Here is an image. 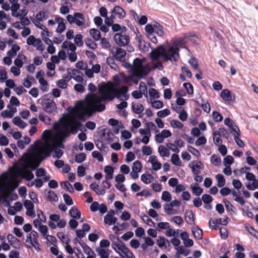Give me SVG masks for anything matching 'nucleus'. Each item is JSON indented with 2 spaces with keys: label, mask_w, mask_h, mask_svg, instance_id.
I'll return each mask as SVG.
<instances>
[{
  "label": "nucleus",
  "mask_w": 258,
  "mask_h": 258,
  "mask_svg": "<svg viewBox=\"0 0 258 258\" xmlns=\"http://www.w3.org/2000/svg\"><path fill=\"white\" fill-rule=\"evenodd\" d=\"M81 123L73 115H67L64 118L60 119L59 122L55 123L54 127L55 130L51 139L52 144L50 143V131H44L42 137L45 138L44 142H39L33 149V154L35 158L41 162L46 157L50 156L53 151L54 158H60L63 155L62 150L64 148L63 143L71 135L76 134L78 132Z\"/></svg>",
  "instance_id": "f257e3e1"
},
{
  "label": "nucleus",
  "mask_w": 258,
  "mask_h": 258,
  "mask_svg": "<svg viewBox=\"0 0 258 258\" xmlns=\"http://www.w3.org/2000/svg\"><path fill=\"white\" fill-rule=\"evenodd\" d=\"M98 90L102 95L99 96L95 94H88L85 98V102H81L77 107V113L81 119L85 115L91 116L95 112H102L105 109L102 101H111L115 97L120 100H122L119 92L111 82H103L98 86Z\"/></svg>",
  "instance_id": "f03ea898"
},
{
  "label": "nucleus",
  "mask_w": 258,
  "mask_h": 258,
  "mask_svg": "<svg viewBox=\"0 0 258 258\" xmlns=\"http://www.w3.org/2000/svg\"><path fill=\"white\" fill-rule=\"evenodd\" d=\"M184 44V40L179 39L175 40L172 46L164 48L163 45H160L151 51V58L153 61H156L160 56H162L165 61L170 60L172 62H176L179 57V49L177 46L183 45Z\"/></svg>",
  "instance_id": "7ed1b4c3"
},
{
  "label": "nucleus",
  "mask_w": 258,
  "mask_h": 258,
  "mask_svg": "<svg viewBox=\"0 0 258 258\" xmlns=\"http://www.w3.org/2000/svg\"><path fill=\"white\" fill-rule=\"evenodd\" d=\"M144 59L136 58L133 62L132 72L137 77L142 78L148 74L149 68L147 64L143 63Z\"/></svg>",
  "instance_id": "20e7f679"
},
{
  "label": "nucleus",
  "mask_w": 258,
  "mask_h": 258,
  "mask_svg": "<svg viewBox=\"0 0 258 258\" xmlns=\"http://www.w3.org/2000/svg\"><path fill=\"white\" fill-rule=\"evenodd\" d=\"M21 176L27 181H30L34 178V174L26 167H16L12 172V176L16 178L17 176Z\"/></svg>",
  "instance_id": "39448f33"
},
{
  "label": "nucleus",
  "mask_w": 258,
  "mask_h": 258,
  "mask_svg": "<svg viewBox=\"0 0 258 258\" xmlns=\"http://www.w3.org/2000/svg\"><path fill=\"white\" fill-rule=\"evenodd\" d=\"M38 234L35 231L32 230L27 235L26 239V246L28 248L32 249L34 248L38 251L41 250L40 244L38 242Z\"/></svg>",
  "instance_id": "423d86ee"
},
{
  "label": "nucleus",
  "mask_w": 258,
  "mask_h": 258,
  "mask_svg": "<svg viewBox=\"0 0 258 258\" xmlns=\"http://www.w3.org/2000/svg\"><path fill=\"white\" fill-rule=\"evenodd\" d=\"M61 48L67 49L68 51H71V52H68L69 59L71 62H75L77 60V54L75 52L77 48L74 43L70 41H64L61 45Z\"/></svg>",
  "instance_id": "0eeeda50"
},
{
  "label": "nucleus",
  "mask_w": 258,
  "mask_h": 258,
  "mask_svg": "<svg viewBox=\"0 0 258 258\" xmlns=\"http://www.w3.org/2000/svg\"><path fill=\"white\" fill-rule=\"evenodd\" d=\"M67 19L70 24L75 23L78 26H81L85 24L84 16L80 13H75L74 15H68Z\"/></svg>",
  "instance_id": "6e6552de"
},
{
  "label": "nucleus",
  "mask_w": 258,
  "mask_h": 258,
  "mask_svg": "<svg viewBox=\"0 0 258 258\" xmlns=\"http://www.w3.org/2000/svg\"><path fill=\"white\" fill-rule=\"evenodd\" d=\"M114 40L117 45L121 46L127 45L130 41L128 35L123 32L116 33L114 37Z\"/></svg>",
  "instance_id": "1a4fd4ad"
},
{
  "label": "nucleus",
  "mask_w": 258,
  "mask_h": 258,
  "mask_svg": "<svg viewBox=\"0 0 258 258\" xmlns=\"http://www.w3.org/2000/svg\"><path fill=\"white\" fill-rule=\"evenodd\" d=\"M27 43L36 47L39 51H42L44 49L42 42L40 38H36L33 35H30L27 39Z\"/></svg>",
  "instance_id": "9d476101"
},
{
  "label": "nucleus",
  "mask_w": 258,
  "mask_h": 258,
  "mask_svg": "<svg viewBox=\"0 0 258 258\" xmlns=\"http://www.w3.org/2000/svg\"><path fill=\"white\" fill-rule=\"evenodd\" d=\"M115 251L117 252L122 258H136L133 252L124 243L121 245V246Z\"/></svg>",
  "instance_id": "9b49d317"
},
{
  "label": "nucleus",
  "mask_w": 258,
  "mask_h": 258,
  "mask_svg": "<svg viewBox=\"0 0 258 258\" xmlns=\"http://www.w3.org/2000/svg\"><path fill=\"white\" fill-rule=\"evenodd\" d=\"M44 110L48 113H52L56 109L55 103L50 99H44L41 103Z\"/></svg>",
  "instance_id": "f8f14e48"
},
{
  "label": "nucleus",
  "mask_w": 258,
  "mask_h": 258,
  "mask_svg": "<svg viewBox=\"0 0 258 258\" xmlns=\"http://www.w3.org/2000/svg\"><path fill=\"white\" fill-rule=\"evenodd\" d=\"M111 52L116 59L121 61L124 60L126 55L125 50L121 48H112Z\"/></svg>",
  "instance_id": "ddd939ff"
},
{
  "label": "nucleus",
  "mask_w": 258,
  "mask_h": 258,
  "mask_svg": "<svg viewBox=\"0 0 258 258\" xmlns=\"http://www.w3.org/2000/svg\"><path fill=\"white\" fill-rule=\"evenodd\" d=\"M189 166L191 168L194 174H199L204 168V165L201 161H194L190 163Z\"/></svg>",
  "instance_id": "4468645a"
},
{
  "label": "nucleus",
  "mask_w": 258,
  "mask_h": 258,
  "mask_svg": "<svg viewBox=\"0 0 258 258\" xmlns=\"http://www.w3.org/2000/svg\"><path fill=\"white\" fill-rule=\"evenodd\" d=\"M224 123L230 128L233 135L237 133H240V130L238 126L235 124L234 121L229 118H226L225 119Z\"/></svg>",
  "instance_id": "2eb2a0df"
},
{
  "label": "nucleus",
  "mask_w": 258,
  "mask_h": 258,
  "mask_svg": "<svg viewBox=\"0 0 258 258\" xmlns=\"http://www.w3.org/2000/svg\"><path fill=\"white\" fill-rule=\"evenodd\" d=\"M149 162L152 165V169L154 171L159 170L161 168L162 164L158 161L157 157L155 155H151L149 157Z\"/></svg>",
  "instance_id": "dca6fc26"
},
{
  "label": "nucleus",
  "mask_w": 258,
  "mask_h": 258,
  "mask_svg": "<svg viewBox=\"0 0 258 258\" xmlns=\"http://www.w3.org/2000/svg\"><path fill=\"white\" fill-rule=\"evenodd\" d=\"M139 132L141 135L144 136L141 140L142 142L145 144H147L149 142L150 138L151 137V133L147 128H140Z\"/></svg>",
  "instance_id": "f3484780"
},
{
  "label": "nucleus",
  "mask_w": 258,
  "mask_h": 258,
  "mask_svg": "<svg viewBox=\"0 0 258 258\" xmlns=\"http://www.w3.org/2000/svg\"><path fill=\"white\" fill-rule=\"evenodd\" d=\"M109 238L112 242V248L114 250H116V249L123 243L118 237H116L113 234H110L109 235Z\"/></svg>",
  "instance_id": "a211bd4d"
},
{
  "label": "nucleus",
  "mask_w": 258,
  "mask_h": 258,
  "mask_svg": "<svg viewBox=\"0 0 258 258\" xmlns=\"http://www.w3.org/2000/svg\"><path fill=\"white\" fill-rule=\"evenodd\" d=\"M71 75L72 78L74 79L79 83L83 82L84 79L83 77V73L79 70L73 69L71 70Z\"/></svg>",
  "instance_id": "6ab92c4d"
},
{
  "label": "nucleus",
  "mask_w": 258,
  "mask_h": 258,
  "mask_svg": "<svg viewBox=\"0 0 258 258\" xmlns=\"http://www.w3.org/2000/svg\"><path fill=\"white\" fill-rule=\"evenodd\" d=\"M115 13L116 16L119 19H123L125 16V12L124 10L118 6H116L114 7V8L111 10V13Z\"/></svg>",
  "instance_id": "aec40b11"
},
{
  "label": "nucleus",
  "mask_w": 258,
  "mask_h": 258,
  "mask_svg": "<svg viewBox=\"0 0 258 258\" xmlns=\"http://www.w3.org/2000/svg\"><path fill=\"white\" fill-rule=\"evenodd\" d=\"M7 239L10 244L14 247L17 248L20 247V240L15 237L13 235L9 234L7 235Z\"/></svg>",
  "instance_id": "412c9836"
},
{
  "label": "nucleus",
  "mask_w": 258,
  "mask_h": 258,
  "mask_svg": "<svg viewBox=\"0 0 258 258\" xmlns=\"http://www.w3.org/2000/svg\"><path fill=\"white\" fill-rule=\"evenodd\" d=\"M132 108L134 112L136 114H141L144 109V107L142 104L132 103ZM143 114H140L139 117L140 118L143 116Z\"/></svg>",
  "instance_id": "4be33fe9"
},
{
  "label": "nucleus",
  "mask_w": 258,
  "mask_h": 258,
  "mask_svg": "<svg viewBox=\"0 0 258 258\" xmlns=\"http://www.w3.org/2000/svg\"><path fill=\"white\" fill-rule=\"evenodd\" d=\"M220 96L225 102H230L232 100L231 92L227 89H225L221 91Z\"/></svg>",
  "instance_id": "5701e85b"
},
{
  "label": "nucleus",
  "mask_w": 258,
  "mask_h": 258,
  "mask_svg": "<svg viewBox=\"0 0 258 258\" xmlns=\"http://www.w3.org/2000/svg\"><path fill=\"white\" fill-rule=\"evenodd\" d=\"M90 187L91 189L94 190L98 195H103L105 193V189L104 188H100L95 182L91 183Z\"/></svg>",
  "instance_id": "b1692460"
},
{
  "label": "nucleus",
  "mask_w": 258,
  "mask_h": 258,
  "mask_svg": "<svg viewBox=\"0 0 258 258\" xmlns=\"http://www.w3.org/2000/svg\"><path fill=\"white\" fill-rule=\"evenodd\" d=\"M157 244L160 247L167 248L170 245L168 239L163 237H159L157 240Z\"/></svg>",
  "instance_id": "393cba45"
},
{
  "label": "nucleus",
  "mask_w": 258,
  "mask_h": 258,
  "mask_svg": "<svg viewBox=\"0 0 258 258\" xmlns=\"http://www.w3.org/2000/svg\"><path fill=\"white\" fill-rule=\"evenodd\" d=\"M190 188H191L193 194H194L196 196H200L203 191V189L199 187L198 184L197 183H196L194 184H191L190 185Z\"/></svg>",
  "instance_id": "a878e982"
},
{
  "label": "nucleus",
  "mask_w": 258,
  "mask_h": 258,
  "mask_svg": "<svg viewBox=\"0 0 258 258\" xmlns=\"http://www.w3.org/2000/svg\"><path fill=\"white\" fill-rule=\"evenodd\" d=\"M47 199L50 202H57L58 200L57 196L51 190H49L45 194Z\"/></svg>",
  "instance_id": "bb28decb"
},
{
  "label": "nucleus",
  "mask_w": 258,
  "mask_h": 258,
  "mask_svg": "<svg viewBox=\"0 0 258 258\" xmlns=\"http://www.w3.org/2000/svg\"><path fill=\"white\" fill-rule=\"evenodd\" d=\"M192 233L194 237L198 239H201L203 237V231L197 226H194L192 228Z\"/></svg>",
  "instance_id": "cd10ccee"
},
{
  "label": "nucleus",
  "mask_w": 258,
  "mask_h": 258,
  "mask_svg": "<svg viewBox=\"0 0 258 258\" xmlns=\"http://www.w3.org/2000/svg\"><path fill=\"white\" fill-rule=\"evenodd\" d=\"M13 122L16 125L19 126L22 128H24L27 126V123L23 121L20 117L16 116L13 119Z\"/></svg>",
  "instance_id": "c85d7f7f"
},
{
  "label": "nucleus",
  "mask_w": 258,
  "mask_h": 258,
  "mask_svg": "<svg viewBox=\"0 0 258 258\" xmlns=\"http://www.w3.org/2000/svg\"><path fill=\"white\" fill-rule=\"evenodd\" d=\"M70 216L74 219H79L81 217L80 211L76 207H73L69 212Z\"/></svg>",
  "instance_id": "c756f323"
},
{
  "label": "nucleus",
  "mask_w": 258,
  "mask_h": 258,
  "mask_svg": "<svg viewBox=\"0 0 258 258\" xmlns=\"http://www.w3.org/2000/svg\"><path fill=\"white\" fill-rule=\"evenodd\" d=\"M158 152L161 157H168L170 155L169 149L163 145L158 147Z\"/></svg>",
  "instance_id": "7c9ffc66"
},
{
  "label": "nucleus",
  "mask_w": 258,
  "mask_h": 258,
  "mask_svg": "<svg viewBox=\"0 0 258 258\" xmlns=\"http://www.w3.org/2000/svg\"><path fill=\"white\" fill-rule=\"evenodd\" d=\"M185 220L189 224H192L194 222V214L191 211H187L185 213Z\"/></svg>",
  "instance_id": "2f4dec72"
},
{
  "label": "nucleus",
  "mask_w": 258,
  "mask_h": 258,
  "mask_svg": "<svg viewBox=\"0 0 258 258\" xmlns=\"http://www.w3.org/2000/svg\"><path fill=\"white\" fill-rule=\"evenodd\" d=\"M20 8V5L18 3L12 4L11 7L12 11V16L14 17H19V15L17 13L18 10Z\"/></svg>",
  "instance_id": "473e14b6"
},
{
  "label": "nucleus",
  "mask_w": 258,
  "mask_h": 258,
  "mask_svg": "<svg viewBox=\"0 0 258 258\" xmlns=\"http://www.w3.org/2000/svg\"><path fill=\"white\" fill-rule=\"evenodd\" d=\"M117 219L115 217H110L105 216L104 218V223L109 226L115 224L117 222Z\"/></svg>",
  "instance_id": "72a5a7b5"
},
{
  "label": "nucleus",
  "mask_w": 258,
  "mask_h": 258,
  "mask_svg": "<svg viewBox=\"0 0 258 258\" xmlns=\"http://www.w3.org/2000/svg\"><path fill=\"white\" fill-rule=\"evenodd\" d=\"M171 161L173 164L177 166H181V161L177 154H173L171 157Z\"/></svg>",
  "instance_id": "f704fd0d"
},
{
  "label": "nucleus",
  "mask_w": 258,
  "mask_h": 258,
  "mask_svg": "<svg viewBox=\"0 0 258 258\" xmlns=\"http://www.w3.org/2000/svg\"><path fill=\"white\" fill-rule=\"evenodd\" d=\"M154 32L159 36H163L164 32L163 31V27L158 23H156L154 24Z\"/></svg>",
  "instance_id": "c9c22d12"
},
{
  "label": "nucleus",
  "mask_w": 258,
  "mask_h": 258,
  "mask_svg": "<svg viewBox=\"0 0 258 258\" xmlns=\"http://www.w3.org/2000/svg\"><path fill=\"white\" fill-rule=\"evenodd\" d=\"M90 34L96 41H98L101 38L100 32L97 29H91L90 31Z\"/></svg>",
  "instance_id": "e433bc0d"
},
{
  "label": "nucleus",
  "mask_w": 258,
  "mask_h": 258,
  "mask_svg": "<svg viewBox=\"0 0 258 258\" xmlns=\"http://www.w3.org/2000/svg\"><path fill=\"white\" fill-rule=\"evenodd\" d=\"M20 49L19 46L14 44L13 45L11 50L7 52V54L9 56L14 57L17 54V52Z\"/></svg>",
  "instance_id": "4c0bfd02"
},
{
  "label": "nucleus",
  "mask_w": 258,
  "mask_h": 258,
  "mask_svg": "<svg viewBox=\"0 0 258 258\" xmlns=\"http://www.w3.org/2000/svg\"><path fill=\"white\" fill-rule=\"evenodd\" d=\"M252 183H248L246 184V188L250 190H254L258 188V179L255 178L252 180Z\"/></svg>",
  "instance_id": "58836bf2"
},
{
  "label": "nucleus",
  "mask_w": 258,
  "mask_h": 258,
  "mask_svg": "<svg viewBox=\"0 0 258 258\" xmlns=\"http://www.w3.org/2000/svg\"><path fill=\"white\" fill-rule=\"evenodd\" d=\"M232 194L235 201L238 202L241 205H243L245 204V200L237 192L234 190L232 192Z\"/></svg>",
  "instance_id": "ea45409f"
},
{
  "label": "nucleus",
  "mask_w": 258,
  "mask_h": 258,
  "mask_svg": "<svg viewBox=\"0 0 258 258\" xmlns=\"http://www.w3.org/2000/svg\"><path fill=\"white\" fill-rule=\"evenodd\" d=\"M216 179L218 181V186L221 187L225 184V179L224 176L221 174H218L216 176Z\"/></svg>",
  "instance_id": "a19ab883"
},
{
  "label": "nucleus",
  "mask_w": 258,
  "mask_h": 258,
  "mask_svg": "<svg viewBox=\"0 0 258 258\" xmlns=\"http://www.w3.org/2000/svg\"><path fill=\"white\" fill-rule=\"evenodd\" d=\"M153 176L149 174H144L141 176V180L145 184H149L152 182Z\"/></svg>",
  "instance_id": "79ce46f5"
},
{
  "label": "nucleus",
  "mask_w": 258,
  "mask_h": 258,
  "mask_svg": "<svg viewBox=\"0 0 258 258\" xmlns=\"http://www.w3.org/2000/svg\"><path fill=\"white\" fill-rule=\"evenodd\" d=\"M142 168V164L140 161H136L134 162L132 170L136 172H140Z\"/></svg>",
  "instance_id": "37998d69"
},
{
  "label": "nucleus",
  "mask_w": 258,
  "mask_h": 258,
  "mask_svg": "<svg viewBox=\"0 0 258 258\" xmlns=\"http://www.w3.org/2000/svg\"><path fill=\"white\" fill-rule=\"evenodd\" d=\"M141 218L145 223H146L149 226L155 227V223L151 219H150L148 216L143 215L141 216Z\"/></svg>",
  "instance_id": "c03bdc74"
},
{
  "label": "nucleus",
  "mask_w": 258,
  "mask_h": 258,
  "mask_svg": "<svg viewBox=\"0 0 258 258\" xmlns=\"http://www.w3.org/2000/svg\"><path fill=\"white\" fill-rule=\"evenodd\" d=\"M150 103L152 107L157 109L161 108L163 106V102L160 100L152 101L151 100Z\"/></svg>",
  "instance_id": "a18cd8bd"
},
{
  "label": "nucleus",
  "mask_w": 258,
  "mask_h": 258,
  "mask_svg": "<svg viewBox=\"0 0 258 258\" xmlns=\"http://www.w3.org/2000/svg\"><path fill=\"white\" fill-rule=\"evenodd\" d=\"M171 206L167 204L164 207L165 212L168 215H175L177 214V210L174 209Z\"/></svg>",
  "instance_id": "49530a36"
},
{
  "label": "nucleus",
  "mask_w": 258,
  "mask_h": 258,
  "mask_svg": "<svg viewBox=\"0 0 258 258\" xmlns=\"http://www.w3.org/2000/svg\"><path fill=\"white\" fill-rule=\"evenodd\" d=\"M149 94L151 100L152 98L158 99L160 97L159 93L157 90L154 88L150 89L149 90Z\"/></svg>",
  "instance_id": "de8ad7c7"
},
{
  "label": "nucleus",
  "mask_w": 258,
  "mask_h": 258,
  "mask_svg": "<svg viewBox=\"0 0 258 258\" xmlns=\"http://www.w3.org/2000/svg\"><path fill=\"white\" fill-rule=\"evenodd\" d=\"M86 45L92 49H95L97 48L96 43L90 38H87L85 40Z\"/></svg>",
  "instance_id": "09e8293b"
},
{
  "label": "nucleus",
  "mask_w": 258,
  "mask_h": 258,
  "mask_svg": "<svg viewBox=\"0 0 258 258\" xmlns=\"http://www.w3.org/2000/svg\"><path fill=\"white\" fill-rule=\"evenodd\" d=\"M188 63L194 69H195L196 70L199 72L201 74H202V71L200 70V69L198 67L197 61L194 57L191 58L188 60Z\"/></svg>",
  "instance_id": "8fccbe9b"
},
{
  "label": "nucleus",
  "mask_w": 258,
  "mask_h": 258,
  "mask_svg": "<svg viewBox=\"0 0 258 258\" xmlns=\"http://www.w3.org/2000/svg\"><path fill=\"white\" fill-rule=\"evenodd\" d=\"M79 243L87 255H90V253H94V251L85 243L79 242Z\"/></svg>",
  "instance_id": "3c124183"
},
{
  "label": "nucleus",
  "mask_w": 258,
  "mask_h": 258,
  "mask_svg": "<svg viewBox=\"0 0 258 258\" xmlns=\"http://www.w3.org/2000/svg\"><path fill=\"white\" fill-rule=\"evenodd\" d=\"M213 141L216 145H220L222 143V140L220 139L221 136H219L216 131L214 132L213 134Z\"/></svg>",
  "instance_id": "603ef678"
},
{
  "label": "nucleus",
  "mask_w": 258,
  "mask_h": 258,
  "mask_svg": "<svg viewBox=\"0 0 258 258\" xmlns=\"http://www.w3.org/2000/svg\"><path fill=\"white\" fill-rule=\"evenodd\" d=\"M171 195L169 192L167 191H164L162 192L161 199L167 202H169L171 200Z\"/></svg>",
  "instance_id": "864d4df0"
},
{
  "label": "nucleus",
  "mask_w": 258,
  "mask_h": 258,
  "mask_svg": "<svg viewBox=\"0 0 258 258\" xmlns=\"http://www.w3.org/2000/svg\"><path fill=\"white\" fill-rule=\"evenodd\" d=\"M83 36L81 34H77L74 38V41L75 44L78 46H82L83 44L82 40Z\"/></svg>",
  "instance_id": "5fc2aeb1"
},
{
  "label": "nucleus",
  "mask_w": 258,
  "mask_h": 258,
  "mask_svg": "<svg viewBox=\"0 0 258 258\" xmlns=\"http://www.w3.org/2000/svg\"><path fill=\"white\" fill-rule=\"evenodd\" d=\"M103 135L107 141H112L113 135L112 133L108 129H105L103 133Z\"/></svg>",
  "instance_id": "6e6d98bb"
},
{
  "label": "nucleus",
  "mask_w": 258,
  "mask_h": 258,
  "mask_svg": "<svg viewBox=\"0 0 258 258\" xmlns=\"http://www.w3.org/2000/svg\"><path fill=\"white\" fill-rule=\"evenodd\" d=\"M240 134V133H237L236 134H234L233 135L234 138V140H235L236 143L237 144V145L239 147L243 148L244 146V143L243 142V141L239 139Z\"/></svg>",
  "instance_id": "4d7b16f0"
},
{
  "label": "nucleus",
  "mask_w": 258,
  "mask_h": 258,
  "mask_svg": "<svg viewBox=\"0 0 258 258\" xmlns=\"http://www.w3.org/2000/svg\"><path fill=\"white\" fill-rule=\"evenodd\" d=\"M86 159V155L84 153H81L76 155L75 161L78 163L83 162Z\"/></svg>",
  "instance_id": "13d9d810"
},
{
  "label": "nucleus",
  "mask_w": 258,
  "mask_h": 258,
  "mask_svg": "<svg viewBox=\"0 0 258 258\" xmlns=\"http://www.w3.org/2000/svg\"><path fill=\"white\" fill-rule=\"evenodd\" d=\"M177 252L184 256H187L189 254V250L184 248L182 246H178L176 248Z\"/></svg>",
  "instance_id": "bf43d9fd"
},
{
  "label": "nucleus",
  "mask_w": 258,
  "mask_h": 258,
  "mask_svg": "<svg viewBox=\"0 0 258 258\" xmlns=\"http://www.w3.org/2000/svg\"><path fill=\"white\" fill-rule=\"evenodd\" d=\"M213 118L217 122H220L223 120L222 115L218 112L214 111L212 113Z\"/></svg>",
  "instance_id": "052dcab7"
},
{
  "label": "nucleus",
  "mask_w": 258,
  "mask_h": 258,
  "mask_svg": "<svg viewBox=\"0 0 258 258\" xmlns=\"http://www.w3.org/2000/svg\"><path fill=\"white\" fill-rule=\"evenodd\" d=\"M170 111L169 109H165L164 110L158 111L157 113V115H158V117L163 118L168 116V115L170 114Z\"/></svg>",
  "instance_id": "680f3d73"
},
{
  "label": "nucleus",
  "mask_w": 258,
  "mask_h": 258,
  "mask_svg": "<svg viewBox=\"0 0 258 258\" xmlns=\"http://www.w3.org/2000/svg\"><path fill=\"white\" fill-rule=\"evenodd\" d=\"M234 161V159L231 156H227L224 158L223 164L225 166H230Z\"/></svg>",
  "instance_id": "e2e57ef3"
},
{
  "label": "nucleus",
  "mask_w": 258,
  "mask_h": 258,
  "mask_svg": "<svg viewBox=\"0 0 258 258\" xmlns=\"http://www.w3.org/2000/svg\"><path fill=\"white\" fill-rule=\"evenodd\" d=\"M96 251L98 253V254L100 255V256L110 254V251L108 249H105L102 248H96Z\"/></svg>",
  "instance_id": "0e129e2a"
},
{
  "label": "nucleus",
  "mask_w": 258,
  "mask_h": 258,
  "mask_svg": "<svg viewBox=\"0 0 258 258\" xmlns=\"http://www.w3.org/2000/svg\"><path fill=\"white\" fill-rule=\"evenodd\" d=\"M170 125L174 128H181L183 127V124L179 121L177 120H172L170 121Z\"/></svg>",
  "instance_id": "69168bd1"
},
{
  "label": "nucleus",
  "mask_w": 258,
  "mask_h": 258,
  "mask_svg": "<svg viewBox=\"0 0 258 258\" xmlns=\"http://www.w3.org/2000/svg\"><path fill=\"white\" fill-rule=\"evenodd\" d=\"M63 198L65 203L68 206H71L73 204V201L71 197L67 194L63 195Z\"/></svg>",
  "instance_id": "338daca9"
},
{
  "label": "nucleus",
  "mask_w": 258,
  "mask_h": 258,
  "mask_svg": "<svg viewBox=\"0 0 258 258\" xmlns=\"http://www.w3.org/2000/svg\"><path fill=\"white\" fill-rule=\"evenodd\" d=\"M106 62L112 69L115 70L117 68V65L114 62L113 58L111 57H108L106 59Z\"/></svg>",
  "instance_id": "774afa93"
}]
</instances>
